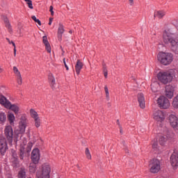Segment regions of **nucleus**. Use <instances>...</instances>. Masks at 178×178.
<instances>
[{"mask_svg": "<svg viewBox=\"0 0 178 178\" xmlns=\"http://www.w3.org/2000/svg\"><path fill=\"white\" fill-rule=\"evenodd\" d=\"M163 40L165 44H170L172 51L178 55V36L175 37L172 33L164 32Z\"/></svg>", "mask_w": 178, "mask_h": 178, "instance_id": "obj_1", "label": "nucleus"}, {"mask_svg": "<svg viewBox=\"0 0 178 178\" xmlns=\"http://www.w3.org/2000/svg\"><path fill=\"white\" fill-rule=\"evenodd\" d=\"M158 79L163 84H168L173 80L175 77V71L173 70H170L168 71H161L157 75Z\"/></svg>", "mask_w": 178, "mask_h": 178, "instance_id": "obj_2", "label": "nucleus"}, {"mask_svg": "<svg viewBox=\"0 0 178 178\" xmlns=\"http://www.w3.org/2000/svg\"><path fill=\"white\" fill-rule=\"evenodd\" d=\"M157 59L161 65L168 66V65H170L173 62V55L170 53L160 52L157 55Z\"/></svg>", "mask_w": 178, "mask_h": 178, "instance_id": "obj_3", "label": "nucleus"}, {"mask_svg": "<svg viewBox=\"0 0 178 178\" xmlns=\"http://www.w3.org/2000/svg\"><path fill=\"white\" fill-rule=\"evenodd\" d=\"M49 173H51V167L49 165L44 164L42 172H38L36 173V178H49Z\"/></svg>", "mask_w": 178, "mask_h": 178, "instance_id": "obj_4", "label": "nucleus"}, {"mask_svg": "<svg viewBox=\"0 0 178 178\" xmlns=\"http://www.w3.org/2000/svg\"><path fill=\"white\" fill-rule=\"evenodd\" d=\"M157 105L161 109H168L170 106V102L166 97L161 96L157 99Z\"/></svg>", "mask_w": 178, "mask_h": 178, "instance_id": "obj_5", "label": "nucleus"}, {"mask_svg": "<svg viewBox=\"0 0 178 178\" xmlns=\"http://www.w3.org/2000/svg\"><path fill=\"white\" fill-rule=\"evenodd\" d=\"M151 173H158L161 170V161L156 159H154L149 163Z\"/></svg>", "mask_w": 178, "mask_h": 178, "instance_id": "obj_6", "label": "nucleus"}, {"mask_svg": "<svg viewBox=\"0 0 178 178\" xmlns=\"http://www.w3.org/2000/svg\"><path fill=\"white\" fill-rule=\"evenodd\" d=\"M4 134L7 138L8 145L12 147V143H13V128L10 126L6 127Z\"/></svg>", "mask_w": 178, "mask_h": 178, "instance_id": "obj_7", "label": "nucleus"}, {"mask_svg": "<svg viewBox=\"0 0 178 178\" xmlns=\"http://www.w3.org/2000/svg\"><path fill=\"white\" fill-rule=\"evenodd\" d=\"M153 119H154L156 122H163V120H165V113L161 110L154 111L153 113Z\"/></svg>", "mask_w": 178, "mask_h": 178, "instance_id": "obj_8", "label": "nucleus"}, {"mask_svg": "<svg viewBox=\"0 0 178 178\" xmlns=\"http://www.w3.org/2000/svg\"><path fill=\"white\" fill-rule=\"evenodd\" d=\"M169 123L173 129L178 130V118L175 114H170L168 117Z\"/></svg>", "mask_w": 178, "mask_h": 178, "instance_id": "obj_9", "label": "nucleus"}, {"mask_svg": "<svg viewBox=\"0 0 178 178\" xmlns=\"http://www.w3.org/2000/svg\"><path fill=\"white\" fill-rule=\"evenodd\" d=\"M8 144H9V142H8V140L3 137H0V152L1 154H3L4 152H6L8 149Z\"/></svg>", "mask_w": 178, "mask_h": 178, "instance_id": "obj_10", "label": "nucleus"}, {"mask_svg": "<svg viewBox=\"0 0 178 178\" xmlns=\"http://www.w3.org/2000/svg\"><path fill=\"white\" fill-rule=\"evenodd\" d=\"M175 94V86L172 85H168L165 87V95L167 98L172 99Z\"/></svg>", "mask_w": 178, "mask_h": 178, "instance_id": "obj_11", "label": "nucleus"}, {"mask_svg": "<svg viewBox=\"0 0 178 178\" xmlns=\"http://www.w3.org/2000/svg\"><path fill=\"white\" fill-rule=\"evenodd\" d=\"M27 126V118L26 116L22 115L19 122V131L20 133H24L26 131V127Z\"/></svg>", "mask_w": 178, "mask_h": 178, "instance_id": "obj_12", "label": "nucleus"}, {"mask_svg": "<svg viewBox=\"0 0 178 178\" xmlns=\"http://www.w3.org/2000/svg\"><path fill=\"white\" fill-rule=\"evenodd\" d=\"M31 159L33 163H38V161H40V149L38 148H35L32 151Z\"/></svg>", "mask_w": 178, "mask_h": 178, "instance_id": "obj_13", "label": "nucleus"}, {"mask_svg": "<svg viewBox=\"0 0 178 178\" xmlns=\"http://www.w3.org/2000/svg\"><path fill=\"white\" fill-rule=\"evenodd\" d=\"M13 72L15 74L17 84L19 86H22V84H23V78H22V74H20L19 69H17V67L15 66L13 67Z\"/></svg>", "mask_w": 178, "mask_h": 178, "instance_id": "obj_14", "label": "nucleus"}, {"mask_svg": "<svg viewBox=\"0 0 178 178\" xmlns=\"http://www.w3.org/2000/svg\"><path fill=\"white\" fill-rule=\"evenodd\" d=\"M8 109H10L15 115L20 113V106L19 104H12V103L7 104Z\"/></svg>", "mask_w": 178, "mask_h": 178, "instance_id": "obj_15", "label": "nucleus"}, {"mask_svg": "<svg viewBox=\"0 0 178 178\" xmlns=\"http://www.w3.org/2000/svg\"><path fill=\"white\" fill-rule=\"evenodd\" d=\"M170 162L172 168L176 169L178 167V154L177 152L172 153L170 157Z\"/></svg>", "mask_w": 178, "mask_h": 178, "instance_id": "obj_16", "label": "nucleus"}, {"mask_svg": "<svg viewBox=\"0 0 178 178\" xmlns=\"http://www.w3.org/2000/svg\"><path fill=\"white\" fill-rule=\"evenodd\" d=\"M158 140L160 145H165V144H166V141H168V140H170V136H169V135L166 136L160 134L158 136Z\"/></svg>", "mask_w": 178, "mask_h": 178, "instance_id": "obj_17", "label": "nucleus"}, {"mask_svg": "<svg viewBox=\"0 0 178 178\" xmlns=\"http://www.w3.org/2000/svg\"><path fill=\"white\" fill-rule=\"evenodd\" d=\"M138 101L139 102V106L142 109L145 108V99L144 98V95L143 93H139L138 95Z\"/></svg>", "mask_w": 178, "mask_h": 178, "instance_id": "obj_18", "label": "nucleus"}, {"mask_svg": "<svg viewBox=\"0 0 178 178\" xmlns=\"http://www.w3.org/2000/svg\"><path fill=\"white\" fill-rule=\"evenodd\" d=\"M65 33V26L63 24H60L58 29L57 35L59 41H62V35Z\"/></svg>", "mask_w": 178, "mask_h": 178, "instance_id": "obj_19", "label": "nucleus"}, {"mask_svg": "<svg viewBox=\"0 0 178 178\" xmlns=\"http://www.w3.org/2000/svg\"><path fill=\"white\" fill-rule=\"evenodd\" d=\"M83 66H84V64H83V62H81L80 60H78L76 61V64L75 65V70L76 74H80V72L81 71V69H83Z\"/></svg>", "mask_w": 178, "mask_h": 178, "instance_id": "obj_20", "label": "nucleus"}, {"mask_svg": "<svg viewBox=\"0 0 178 178\" xmlns=\"http://www.w3.org/2000/svg\"><path fill=\"white\" fill-rule=\"evenodd\" d=\"M43 44L45 45L46 50L49 54H51V45L49 44V42H48V38L47 36L42 37Z\"/></svg>", "mask_w": 178, "mask_h": 178, "instance_id": "obj_21", "label": "nucleus"}, {"mask_svg": "<svg viewBox=\"0 0 178 178\" xmlns=\"http://www.w3.org/2000/svg\"><path fill=\"white\" fill-rule=\"evenodd\" d=\"M26 144H27V141L24 140V145L23 144L20 145L19 158L22 160L24 159V145H26Z\"/></svg>", "mask_w": 178, "mask_h": 178, "instance_id": "obj_22", "label": "nucleus"}, {"mask_svg": "<svg viewBox=\"0 0 178 178\" xmlns=\"http://www.w3.org/2000/svg\"><path fill=\"white\" fill-rule=\"evenodd\" d=\"M3 19L5 23L6 29H8L10 33H12V26L10 25V22H9V19H8V17H3Z\"/></svg>", "mask_w": 178, "mask_h": 178, "instance_id": "obj_23", "label": "nucleus"}, {"mask_svg": "<svg viewBox=\"0 0 178 178\" xmlns=\"http://www.w3.org/2000/svg\"><path fill=\"white\" fill-rule=\"evenodd\" d=\"M165 15H166V13H165V11L157 10L154 12V17H158V19H162V17H163Z\"/></svg>", "mask_w": 178, "mask_h": 178, "instance_id": "obj_24", "label": "nucleus"}, {"mask_svg": "<svg viewBox=\"0 0 178 178\" xmlns=\"http://www.w3.org/2000/svg\"><path fill=\"white\" fill-rule=\"evenodd\" d=\"M10 103L8 99H6V97H5L3 95H0V104L1 105H4L6 108H8V104Z\"/></svg>", "mask_w": 178, "mask_h": 178, "instance_id": "obj_25", "label": "nucleus"}, {"mask_svg": "<svg viewBox=\"0 0 178 178\" xmlns=\"http://www.w3.org/2000/svg\"><path fill=\"white\" fill-rule=\"evenodd\" d=\"M172 106L175 109H178V94L173 98Z\"/></svg>", "mask_w": 178, "mask_h": 178, "instance_id": "obj_26", "label": "nucleus"}, {"mask_svg": "<svg viewBox=\"0 0 178 178\" xmlns=\"http://www.w3.org/2000/svg\"><path fill=\"white\" fill-rule=\"evenodd\" d=\"M7 118L8 119V121L10 122V124H13L14 122H15V114L14 113H9L8 115H7Z\"/></svg>", "mask_w": 178, "mask_h": 178, "instance_id": "obj_27", "label": "nucleus"}, {"mask_svg": "<svg viewBox=\"0 0 178 178\" xmlns=\"http://www.w3.org/2000/svg\"><path fill=\"white\" fill-rule=\"evenodd\" d=\"M37 163H30V165H29V172H31V173H34L35 172V170H36V168H37Z\"/></svg>", "mask_w": 178, "mask_h": 178, "instance_id": "obj_28", "label": "nucleus"}, {"mask_svg": "<svg viewBox=\"0 0 178 178\" xmlns=\"http://www.w3.org/2000/svg\"><path fill=\"white\" fill-rule=\"evenodd\" d=\"M11 162L14 168H19V159H17V157L13 156V158L11 159Z\"/></svg>", "mask_w": 178, "mask_h": 178, "instance_id": "obj_29", "label": "nucleus"}, {"mask_svg": "<svg viewBox=\"0 0 178 178\" xmlns=\"http://www.w3.org/2000/svg\"><path fill=\"white\" fill-rule=\"evenodd\" d=\"M26 169L22 168L18 172V178H26Z\"/></svg>", "mask_w": 178, "mask_h": 178, "instance_id": "obj_30", "label": "nucleus"}, {"mask_svg": "<svg viewBox=\"0 0 178 178\" xmlns=\"http://www.w3.org/2000/svg\"><path fill=\"white\" fill-rule=\"evenodd\" d=\"M30 113H31V118H33V119L35 120V119H38L40 117H38V113L35 112V111L33 108H31L30 110Z\"/></svg>", "mask_w": 178, "mask_h": 178, "instance_id": "obj_31", "label": "nucleus"}, {"mask_svg": "<svg viewBox=\"0 0 178 178\" xmlns=\"http://www.w3.org/2000/svg\"><path fill=\"white\" fill-rule=\"evenodd\" d=\"M6 122V114L5 113H0V123H5Z\"/></svg>", "mask_w": 178, "mask_h": 178, "instance_id": "obj_32", "label": "nucleus"}, {"mask_svg": "<svg viewBox=\"0 0 178 178\" xmlns=\"http://www.w3.org/2000/svg\"><path fill=\"white\" fill-rule=\"evenodd\" d=\"M49 80L50 81L51 86L54 88V86H55V77H54V75L50 74L49 76Z\"/></svg>", "mask_w": 178, "mask_h": 178, "instance_id": "obj_33", "label": "nucleus"}, {"mask_svg": "<svg viewBox=\"0 0 178 178\" xmlns=\"http://www.w3.org/2000/svg\"><path fill=\"white\" fill-rule=\"evenodd\" d=\"M158 140H154L152 143V148L154 151H159V146L158 145Z\"/></svg>", "mask_w": 178, "mask_h": 178, "instance_id": "obj_34", "label": "nucleus"}, {"mask_svg": "<svg viewBox=\"0 0 178 178\" xmlns=\"http://www.w3.org/2000/svg\"><path fill=\"white\" fill-rule=\"evenodd\" d=\"M35 127H40L41 126V120L39 118H36L34 120Z\"/></svg>", "mask_w": 178, "mask_h": 178, "instance_id": "obj_35", "label": "nucleus"}, {"mask_svg": "<svg viewBox=\"0 0 178 178\" xmlns=\"http://www.w3.org/2000/svg\"><path fill=\"white\" fill-rule=\"evenodd\" d=\"M25 2H26V4L28 5L29 9H34V7L33 6V1L31 0H24Z\"/></svg>", "mask_w": 178, "mask_h": 178, "instance_id": "obj_36", "label": "nucleus"}, {"mask_svg": "<svg viewBox=\"0 0 178 178\" xmlns=\"http://www.w3.org/2000/svg\"><path fill=\"white\" fill-rule=\"evenodd\" d=\"M104 91L106 92V98L107 101H109V90H108V86H104Z\"/></svg>", "mask_w": 178, "mask_h": 178, "instance_id": "obj_37", "label": "nucleus"}, {"mask_svg": "<svg viewBox=\"0 0 178 178\" xmlns=\"http://www.w3.org/2000/svg\"><path fill=\"white\" fill-rule=\"evenodd\" d=\"M85 154L88 159H91V153H90V149H88V147L86 148Z\"/></svg>", "mask_w": 178, "mask_h": 178, "instance_id": "obj_38", "label": "nucleus"}, {"mask_svg": "<svg viewBox=\"0 0 178 178\" xmlns=\"http://www.w3.org/2000/svg\"><path fill=\"white\" fill-rule=\"evenodd\" d=\"M156 86H158V83H154L151 85V89H152V91H153V92H156L158 91L156 88H155Z\"/></svg>", "mask_w": 178, "mask_h": 178, "instance_id": "obj_39", "label": "nucleus"}, {"mask_svg": "<svg viewBox=\"0 0 178 178\" xmlns=\"http://www.w3.org/2000/svg\"><path fill=\"white\" fill-rule=\"evenodd\" d=\"M31 19H33L35 23H38V24H39V26H41V21H40V19H37L35 15H33L31 17Z\"/></svg>", "mask_w": 178, "mask_h": 178, "instance_id": "obj_40", "label": "nucleus"}, {"mask_svg": "<svg viewBox=\"0 0 178 178\" xmlns=\"http://www.w3.org/2000/svg\"><path fill=\"white\" fill-rule=\"evenodd\" d=\"M103 72H104L105 79H108V70L106 69V67H104Z\"/></svg>", "mask_w": 178, "mask_h": 178, "instance_id": "obj_41", "label": "nucleus"}, {"mask_svg": "<svg viewBox=\"0 0 178 178\" xmlns=\"http://www.w3.org/2000/svg\"><path fill=\"white\" fill-rule=\"evenodd\" d=\"M63 63L65 65V67L66 68V70H69V66H67V63H66V58H63Z\"/></svg>", "mask_w": 178, "mask_h": 178, "instance_id": "obj_42", "label": "nucleus"}, {"mask_svg": "<svg viewBox=\"0 0 178 178\" xmlns=\"http://www.w3.org/2000/svg\"><path fill=\"white\" fill-rule=\"evenodd\" d=\"M12 44L14 47V56H16V44L13 42H12Z\"/></svg>", "mask_w": 178, "mask_h": 178, "instance_id": "obj_43", "label": "nucleus"}, {"mask_svg": "<svg viewBox=\"0 0 178 178\" xmlns=\"http://www.w3.org/2000/svg\"><path fill=\"white\" fill-rule=\"evenodd\" d=\"M49 12L51 13V16H54V7L52 6L49 8Z\"/></svg>", "mask_w": 178, "mask_h": 178, "instance_id": "obj_44", "label": "nucleus"}, {"mask_svg": "<svg viewBox=\"0 0 178 178\" xmlns=\"http://www.w3.org/2000/svg\"><path fill=\"white\" fill-rule=\"evenodd\" d=\"M31 151V146L29 145L27 146L26 152H30Z\"/></svg>", "mask_w": 178, "mask_h": 178, "instance_id": "obj_45", "label": "nucleus"}, {"mask_svg": "<svg viewBox=\"0 0 178 178\" xmlns=\"http://www.w3.org/2000/svg\"><path fill=\"white\" fill-rule=\"evenodd\" d=\"M129 2L130 3L131 6H132V5L134 4V0H129Z\"/></svg>", "mask_w": 178, "mask_h": 178, "instance_id": "obj_46", "label": "nucleus"}, {"mask_svg": "<svg viewBox=\"0 0 178 178\" xmlns=\"http://www.w3.org/2000/svg\"><path fill=\"white\" fill-rule=\"evenodd\" d=\"M54 20V18H49V25L51 26L52 24V22Z\"/></svg>", "mask_w": 178, "mask_h": 178, "instance_id": "obj_47", "label": "nucleus"}, {"mask_svg": "<svg viewBox=\"0 0 178 178\" xmlns=\"http://www.w3.org/2000/svg\"><path fill=\"white\" fill-rule=\"evenodd\" d=\"M6 40H7L8 42H9L10 44H12V42H13V41L10 42V40H9V38H6Z\"/></svg>", "mask_w": 178, "mask_h": 178, "instance_id": "obj_48", "label": "nucleus"}, {"mask_svg": "<svg viewBox=\"0 0 178 178\" xmlns=\"http://www.w3.org/2000/svg\"><path fill=\"white\" fill-rule=\"evenodd\" d=\"M117 124H118V126H120V122L119 121V120H117Z\"/></svg>", "mask_w": 178, "mask_h": 178, "instance_id": "obj_49", "label": "nucleus"}, {"mask_svg": "<svg viewBox=\"0 0 178 178\" xmlns=\"http://www.w3.org/2000/svg\"><path fill=\"white\" fill-rule=\"evenodd\" d=\"M69 33H70V34H72L73 31H70Z\"/></svg>", "mask_w": 178, "mask_h": 178, "instance_id": "obj_50", "label": "nucleus"}, {"mask_svg": "<svg viewBox=\"0 0 178 178\" xmlns=\"http://www.w3.org/2000/svg\"><path fill=\"white\" fill-rule=\"evenodd\" d=\"M2 72V69L0 68V73Z\"/></svg>", "mask_w": 178, "mask_h": 178, "instance_id": "obj_51", "label": "nucleus"}, {"mask_svg": "<svg viewBox=\"0 0 178 178\" xmlns=\"http://www.w3.org/2000/svg\"><path fill=\"white\" fill-rule=\"evenodd\" d=\"M120 133H122V129H120Z\"/></svg>", "mask_w": 178, "mask_h": 178, "instance_id": "obj_52", "label": "nucleus"}, {"mask_svg": "<svg viewBox=\"0 0 178 178\" xmlns=\"http://www.w3.org/2000/svg\"><path fill=\"white\" fill-rule=\"evenodd\" d=\"M69 61V60H67V62H68Z\"/></svg>", "mask_w": 178, "mask_h": 178, "instance_id": "obj_53", "label": "nucleus"}]
</instances>
